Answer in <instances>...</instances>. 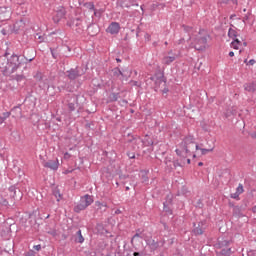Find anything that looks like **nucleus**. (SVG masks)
I'll return each instance as SVG.
<instances>
[{"instance_id":"49","label":"nucleus","mask_w":256,"mask_h":256,"mask_svg":"<svg viewBox=\"0 0 256 256\" xmlns=\"http://www.w3.org/2000/svg\"><path fill=\"white\" fill-rule=\"evenodd\" d=\"M177 45H185V38L178 40Z\"/></svg>"},{"instance_id":"24","label":"nucleus","mask_w":256,"mask_h":256,"mask_svg":"<svg viewBox=\"0 0 256 256\" xmlns=\"http://www.w3.org/2000/svg\"><path fill=\"white\" fill-rule=\"evenodd\" d=\"M248 256H256V240L251 243V250L248 252Z\"/></svg>"},{"instance_id":"13","label":"nucleus","mask_w":256,"mask_h":256,"mask_svg":"<svg viewBox=\"0 0 256 256\" xmlns=\"http://www.w3.org/2000/svg\"><path fill=\"white\" fill-rule=\"evenodd\" d=\"M11 15V9L7 6H0V19L7 21Z\"/></svg>"},{"instance_id":"62","label":"nucleus","mask_w":256,"mask_h":256,"mask_svg":"<svg viewBox=\"0 0 256 256\" xmlns=\"http://www.w3.org/2000/svg\"><path fill=\"white\" fill-rule=\"evenodd\" d=\"M119 213H121V210L117 209V210L115 211V214H116V215H119Z\"/></svg>"},{"instance_id":"27","label":"nucleus","mask_w":256,"mask_h":256,"mask_svg":"<svg viewBox=\"0 0 256 256\" xmlns=\"http://www.w3.org/2000/svg\"><path fill=\"white\" fill-rule=\"evenodd\" d=\"M84 7H86V9H89V11H95V4L93 2L84 3Z\"/></svg>"},{"instance_id":"42","label":"nucleus","mask_w":256,"mask_h":256,"mask_svg":"<svg viewBox=\"0 0 256 256\" xmlns=\"http://www.w3.org/2000/svg\"><path fill=\"white\" fill-rule=\"evenodd\" d=\"M229 2L233 3L234 5H237V0H222V3L224 4H227Z\"/></svg>"},{"instance_id":"63","label":"nucleus","mask_w":256,"mask_h":256,"mask_svg":"<svg viewBox=\"0 0 256 256\" xmlns=\"http://www.w3.org/2000/svg\"><path fill=\"white\" fill-rule=\"evenodd\" d=\"M168 55L173 56V55H174V54H173V50H170V51L168 52Z\"/></svg>"},{"instance_id":"47","label":"nucleus","mask_w":256,"mask_h":256,"mask_svg":"<svg viewBox=\"0 0 256 256\" xmlns=\"http://www.w3.org/2000/svg\"><path fill=\"white\" fill-rule=\"evenodd\" d=\"M127 156L129 157V159H135V153L133 152H128Z\"/></svg>"},{"instance_id":"21","label":"nucleus","mask_w":256,"mask_h":256,"mask_svg":"<svg viewBox=\"0 0 256 256\" xmlns=\"http://www.w3.org/2000/svg\"><path fill=\"white\" fill-rule=\"evenodd\" d=\"M119 97H121L119 93H111V94L109 95V101H110L111 103H115V101H118V100H119Z\"/></svg>"},{"instance_id":"14","label":"nucleus","mask_w":256,"mask_h":256,"mask_svg":"<svg viewBox=\"0 0 256 256\" xmlns=\"http://www.w3.org/2000/svg\"><path fill=\"white\" fill-rule=\"evenodd\" d=\"M243 87L248 93H256V81L245 83Z\"/></svg>"},{"instance_id":"9","label":"nucleus","mask_w":256,"mask_h":256,"mask_svg":"<svg viewBox=\"0 0 256 256\" xmlns=\"http://www.w3.org/2000/svg\"><path fill=\"white\" fill-rule=\"evenodd\" d=\"M119 31H121V25L118 22H112L106 29V32L110 35H117Z\"/></svg>"},{"instance_id":"57","label":"nucleus","mask_w":256,"mask_h":256,"mask_svg":"<svg viewBox=\"0 0 256 256\" xmlns=\"http://www.w3.org/2000/svg\"><path fill=\"white\" fill-rule=\"evenodd\" d=\"M162 93H169V88H164L163 90H162Z\"/></svg>"},{"instance_id":"11","label":"nucleus","mask_w":256,"mask_h":256,"mask_svg":"<svg viewBox=\"0 0 256 256\" xmlns=\"http://www.w3.org/2000/svg\"><path fill=\"white\" fill-rule=\"evenodd\" d=\"M43 167L46 169H51L52 171H57L59 169V160H48L43 162Z\"/></svg>"},{"instance_id":"2","label":"nucleus","mask_w":256,"mask_h":256,"mask_svg":"<svg viewBox=\"0 0 256 256\" xmlns=\"http://www.w3.org/2000/svg\"><path fill=\"white\" fill-rule=\"evenodd\" d=\"M21 199H23V193L21 190L17 191V186L12 185L8 188L7 196L0 199V205H3V207H9V201L15 205V201H21Z\"/></svg>"},{"instance_id":"30","label":"nucleus","mask_w":256,"mask_h":256,"mask_svg":"<svg viewBox=\"0 0 256 256\" xmlns=\"http://www.w3.org/2000/svg\"><path fill=\"white\" fill-rule=\"evenodd\" d=\"M220 254H222V256H230L231 255V248H226L223 249Z\"/></svg>"},{"instance_id":"41","label":"nucleus","mask_w":256,"mask_h":256,"mask_svg":"<svg viewBox=\"0 0 256 256\" xmlns=\"http://www.w3.org/2000/svg\"><path fill=\"white\" fill-rule=\"evenodd\" d=\"M196 207H198L199 209L203 208V201H201V199H199V200L196 202Z\"/></svg>"},{"instance_id":"25","label":"nucleus","mask_w":256,"mask_h":256,"mask_svg":"<svg viewBox=\"0 0 256 256\" xmlns=\"http://www.w3.org/2000/svg\"><path fill=\"white\" fill-rule=\"evenodd\" d=\"M241 45V42L239 39L234 38V40L231 42L232 49H239V46Z\"/></svg>"},{"instance_id":"64","label":"nucleus","mask_w":256,"mask_h":256,"mask_svg":"<svg viewBox=\"0 0 256 256\" xmlns=\"http://www.w3.org/2000/svg\"><path fill=\"white\" fill-rule=\"evenodd\" d=\"M78 236H82L81 230L77 231Z\"/></svg>"},{"instance_id":"8","label":"nucleus","mask_w":256,"mask_h":256,"mask_svg":"<svg viewBox=\"0 0 256 256\" xmlns=\"http://www.w3.org/2000/svg\"><path fill=\"white\" fill-rule=\"evenodd\" d=\"M65 15H67V11L65 10V7L59 6L56 10V15L53 16L54 23H59L61 19H64Z\"/></svg>"},{"instance_id":"53","label":"nucleus","mask_w":256,"mask_h":256,"mask_svg":"<svg viewBox=\"0 0 256 256\" xmlns=\"http://www.w3.org/2000/svg\"><path fill=\"white\" fill-rule=\"evenodd\" d=\"M255 63H256L255 59H251V60H249L247 65H255Z\"/></svg>"},{"instance_id":"40","label":"nucleus","mask_w":256,"mask_h":256,"mask_svg":"<svg viewBox=\"0 0 256 256\" xmlns=\"http://www.w3.org/2000/svg\"><path fill=\"white\" fill-rule=\"evenodd\" d=\"M92 11H94V16L95 17H101V10H97V9L94 8V10H92Z\"/></svg>"},{"instance_id":"1","label":"nucleus","mask_w":256,"mask_h":256,"mask_svg":"<svg viewBox=\"0 0 256 256\" xmlns=\"http://www.w3.org/2000/svg\"><path fill=\"white\" fill-rule=\"evenodd\" d=\"M9 55L11 53L9 52V48H7L4 55L0 56V69L3 70V73H9L11 75L21 67V61L17 54H12L10 57Z\"/></svg>"},{"instance_id":"33","label":"nucleus","mask_w":256,"mask_h":256,"mask_svg":"<svg viewBox=\"0 0 256 256\" xmlns=\"http://www.w3.org/2000/svg\"><path fill=\"white\" fill-rule=\"evenodd\" d=\"M193 233H194L195 235H202V234H203V230H202V228L199 226V227H197V228H195V229L193 230Z\"/></svg>"},{"instance_id":"3","label":"nucleus","mask_w":256,"mask_h":256,"mask_svg":"<svg viewBox=\"0 0 256 256\" xmlns=\"http://www.w3.org/2000/svg\"><path fill=\"white\" fill-rule=\"evenodd\" d=\"M180 147L185 151V154H191L193 149L199 151V144L195 143V138L191 135H188L183 139Z\"/></svg>"},{"instance_id":"46","label":"nucleus","mask_w":256,"mask_h":256,"mask_svg":"<svg viewBox=\"0 0 256 256\" xmlns=\"http://www.w3.org/2000/svg\"><path fill=\"white\" fill-rule=\"evenodd\" d=\"M239 195H241V194H238V192H235V193L231 194V198L232 199H239Z\"/></svg>"},{"instance_id":"51","label":"nucleus","mask_w":256,"mask_h":256,"mask_svg":"<svg viewBox=\"0 0 256 256\" xmlns=\"http://www.w3.org/2000/svg\"><path fill=\"white\" fill-rule=\"evenodd\" d=\"M130 83H132V85L134 87H139V82L135 81V80H131Z\"/></svg>"},{"instance_id":"29","label":"nucleus","mask_w":256,"mask_h":256,"mask_svg":"<svg viewBox=\"0 0 256 256\" xmlns=\"http://www.w3.org/2000/svg\"><path fill=\"white\" fill-rule=\"evenodd\" d=\"M15 81H17V83H21V81L25 80V75L23 74H17L15 77H14Z\"/></svg>"},{"instance_id":"55","label":"nucleus","mask_w":256,"mask_h":256,"mask_svg":"<svg viewBox=\"0 0 256 256\" xmlns=\"http://www.w3.org/2000/svg\"><path fill=\"white\" fill-rule=\"evenodd\" d=\"M17 5H23L25 3V0H16Z\"/></svg>"},{"instance_id":"7","label":"nucleus","mask_w":256,"mask_h":256,"mask_svg":"<svg viewBox=\"0 0 256 256\" xmlns=\"http://www.w3.org/2000/svg\"><path fill=\"white\" fill-rule=\"evenodd\" d=\"M207 37L208 36L196 38L194 45L196 51H205V49H207Z\"/></svg>"},{"instance_id":"15","label":"nucleus","mask_w":256,"mask_h":256,"mask_svg":"<svg viewBox=\"0 0 256 256\" xmlns=\"http://www.w3.org/2000/svg\"><path fill=\"white\" fill-rule=\"evenodd\" d=\"M87 32L90 37H95V35L99 33V26H97L96 24H90L87 28Z\"/></svg>"},{"instance_id":"56","label":"nucleus","mask_w":256,"mask_h":256,"mask_svg":"<svg viewBox=\"0 0 256 256\" xmlns=\"http://www.w3.org/2000/svg\"><path fill=\"white\" fill-rule=\"evenodd\" d=\"M229 57H235V52L234 51H230L229 52Z\"/></svg>"},{"instance_id":"28","label":"nucleus","mask_w":256,"mask_h":256,"mask_svg":"<svg viewBox=\"0 0 256 256\" xmlns=\"http://www.w3.org/2000/svg\"><path fill=\"white\" fill-rule=\"evenodd\" d=\"M67 107H68L69 113H73V111L77 109V106H75V103L73 102L68 103Z\"/></svg>"},{"instance_id":"44","label":"nucleus","mask_w":256,"mask_h":256,"mask_svg":"<svg viewBox=\"0 0 256 256\" xmlns=\"http://www.w3.org/2000/svg\"><path fill=\"white\" fill-rule=\"evenodd\" d=\"M77 243H80V244H83L84 243V237L82 235H80L78 238H77Z\"/></svg>"},{"instance_id":"54","label":"nucleus","mask_w":256,"mask_h":256,"mask_svg":"<svg viewBox=\"0 0 256 256\" xmlns=\"http://www.w3.org/2000/svg\"><path fill=\"white\" fill-rule=\"evenodd\" d=\"M31 221H34V225H41V222H37L35 218H31Z\"/></svg>"},{"instance_id":"6","label":"nucleus","mask_w":256,"mask_h":256,"mask_svg":"<svg viewBox=\"0 0 256 256\" xmlns=\"http://www.w3.org/2000/svg\"><path fill=\"white\" fill-rule=\"evenodd\" d=\"M163 211L167 215H173V194L166 195V200L163 203Z\"/></svg>"},{"instance_id":"36","label":"nucleus","mask_w":256,"mask_h":256,"mask_svg":"<svg viewBox=\"0 0 256 256\" xmlns=\"http://www.w3.org/2000/svg\"><path fill=\"white\" fill-rule=\"evenodd\" d=\"M11 117V112H4L1 118L5 121Z\"/></svg>"},{"instance_id":"38","label":"nucleus","mask_w":256,"mask_h":256,"mask_svg":"<svg viewBox=\"0 0 256 256\" xmlns=\"http://www.w3.org/2000/svg\"><path fill=\"white\" fill-rule=\"evenodd\" d=\"M243 191H245V190L243 189V184H239V186H238L237 189H236V193H238V194L241 195V193H243Z\"/></svg>"},{"instance_id":"34","label":"nucleus","mask_w":256,"mask_h":256,"mask_svg":"<svg viewBox=\"0 0 256 256\" xmlns=\"http://www.w3.org/2000/svg\"><path fill=\"white\" fill-rule=\"evenodd\" d=\"M53 195L56 197L57 201H61V192H59V190H54Z\"/></svg>"},{"instance_id":"43","label":"nucleus","mask_w":256,"mask_h":256,"mask_svg":"<svg viewBox=\"0 0 256 256\" xmlns=\"http://www.w3.org/2000/svg\"><path fill=\"white\" fill-rule=\"evenodd\" d=\"M172 165L174 169H177V167H181V163H179V161L172 162Z\"/></svg>"},{"instance_id":"48","label":"nucleus","mask_w":256,"mask_h":256,"mask_svg":"<svg viewBox=\"0 0 256 256\" xmlns=\"http://www.w3.org/2000/svg\"><path fill=\"white\" fill-rule=\"evenodd\" d=\"M144 39H145V41H151V35L149 33H146L144 35Z\"/></svg>"},{"instance_id":"39","label":"nucleus","mask_w":256,"mask_h":256,"mask_svg":"<svg viewBox=\"0 0 256 256\" xmlns=\"http://www.w3.org/2000/svg\"><path fill=\"white\" fill-rule=\"evenodd\" d=\"M141 179H142V183H148L149 182V177L147 176V174L142 175Z\"/></svg>"},{"instance_id":"4","label":"nucleus","mask_w":256,"mask_h":256,"mask_svg":"<svg viewBox=\"0 0 256 256\" xmlns=\"http://www.w3.org/2000/svg\"><path fill=\"white\" fill-rule=\"evenodd\" d=\"M93 201V196L85 194L80 198L79 203L76 206H74V212L81 213V211H85L87 207L93 205Z\"/></svg>"},{"instance_id":"19","label":"nucleus","mask_w":256,"mask_h":256,"mask_svg":"<svg viewBox=\"0 0 256 256\" xmlns=\"http://www.w3.org/2000/svg\"><path fill=\"white\" fill-rule=\"evenodd\" d=\"M182 28L184 29V31L186 33H188L187 41H191V39H192L191 34L193 33V27L184 24V25H182Z\"/></svg>"},{"instance_id":"17","label":"nucleus","mask_w":256,"mask_h":256,"mask_svg":"<svg viewBox=\"0 0 256 256\" xmlns=\"http://www.w3.org/2000/svg\"><path fill=\"white\" fill-rule=\"evenodd\" d=\"M156 83H167V78H165V72L158 70L155 73Z\"/></svg>"},{"instance_id":"20","label":"nucleus","mask_w":256,"mask_h":256,"mask_svg":"<svg viewBox=\"0 0 256 256\" xmlns=\"http://www.w3.org/2000/svg\"><path fill=\"white\" fill-rule=\"evenodd\" d=\"M164 163L168 167V169H173V158L171 156H166Z\"/></svg>"},{"instance_id":"5","label":"nucleus","mask_w":256,"mask_h":256,"mask_svg":"<svg viewBox=\"0 0 256 256\" xmlns=\"http://www.w3.org/2000/svg\"><path fill=\"white\" fill-rule=\"evenodd\" d=\"M67 25L71 28L72 31H75L78 35H82L84 31L83 19L73 18L72 20L67 22Z\"/></svg>"},{"instance_id":"59","label":"nucleus","mask_w":256,"mask_h":256,"mask_svg":"<svg viewBox=\"0 0 256 256\" xmlns=\"http://www.w3.org/2000/svg\"><path fill=\"white\" fill-rule=\"evenodd\" d=\"M5 123V120L0 116V125H3Z\"/></svg>"},{"instance_id":"23","label":"nucleus","mask_w":256,"mask_h":256,"mask_svg":"<svg viewBox=\"0 0 256 256\" xmlns=\"http://www.w3.org/2000/svg\"><path fill=\"white\" fill-rule=\"evenodd\" d=\"M228 37L230 39H237V30H235L233 28H229V30H228Z\"/></svg>"},{"instance_id":"16","label":"nucleus","mask_w":256,"mask_h":256,"mask_svg":"<svg viewBox=\"0 0 256 256\" xmlns=\"http://www.w3.org/2000/svg\"><path fill=\"white\" fill-rule=\"evenodd\" d=\"M132 74H133V70L129 68H124L122 70V77H120V81H129V78H131Z\"/></svg>"},{"instance_id":"52","label":"nucleus","mask_w":256,"mask_h":256,"mask_svg":"<svg viewBox=\"0 0 256 256\" xmlns=\"http://www.w3.org/2000/svg\"><path fill=\"white\" fill-rule=\"evenodd\" d=\"M25 256H34V251L30 250L29 252H26Z\"/></svg>"},{"instance_id":"18","label":"nucleus","mask_w":256,"mask_h":256,"mask_svg":"<svg viewBox=\"0 0 256 256\" xmlns=\"http://www.w3.org/2000/svg\"><path fill=\"white\" fill-rule=\"evenodd\" d=\"M177 59V54H173L172 56H164L162 62L164 65H171Z\"/></svg>"},{"instance_id":"45","label":"nucleus","mask_w":256,"mask_h":256,"mask_svg":"<svg viewBox=\"0 0 256 256\" xmlns=\"http://www.w3.org/2000/svg\"><path fill=\"white\" fill-rule=\"evenodd\" d=\"M125 2H123L122 0L121 1H118L117 2V7H120L121 9H123L125 7L124 5Z\"/></svg>"},{"instance_id":"22","label":"nucleus","mask_w":256,"mask_h":256,"mask_svg":"<svg viewBox=\"0 0 256 256\" xmlns=\"http://www.w3.org/2000/svg\"><path fill=\"white\" fill-rule=\"evenodd\" d=\"M112 73H113L114 77L119 79V77H122L123 70H121L119 67H116L112 70Z\"/></svg>"},{"instance_id":"61","label":"nucleus","mask_w":256,"mask_h":256,"mask_svg":"<svg viewBox=\"0 0 256 256\" xmlns=\"http://www.w3.org/2000/svg\"><path fill=\"white\" fill-rule=\"evenodd\" d=\"M252 212L256 213V205L254 207H252Z\"/></svg>"},{"instance_id":"31","label":"nucleus","mask_w":256,"mask_h":256,"mask_svg":"<svg viewBox=\"0 0 256 256\" xmlns=\"http://www.w3.org/2000/svg\"><path fill=\"white\" fill-rule=\"evenodd\" d=\"M202 155H207V153H211L213 151V148H199Z\"/></svg>"},{"instance_id":"26","label":"nucleus","mask_w":256,"mask_h":256,"mask_svg":"<svg viewBox=\"0 0 256 256\" xmlns=\"http://www.w3.org/2000/svg\"><path fill=\"white\" fill-rule=\"evenodd\" d=\"M175 151L178 157H182V159H187V155H189V154H185V150L183 148L182 150L176 149Z\"/></svg>"},{"instance_id":"58","label":"nucleus","mask_w":256,"mask_h":256,"mask_svg":"<svg viewBox=\"0 0 256 256\" xmlns=\"http://www.w3.org/2000/svg\"><path fill=\"white\" fill-rule=\"evenodd\" d=\"M229 206H230V207H234V209H239L238 206L233 205V203H231V202L229 203Z\"/></svg>"},{"instance_id":"60","label":"nucleus","mask_w":256,"mask_h":256,"mask_svg":"<svg viewBox=\"0 0 256 256\" xmlns=\"http://www.w3.org/2000/svg\"><path fill=\"white\" fill-rule=\"evenodd\" d=\"M251 137H252V139H256V132H253V133L251 134Z\"/></svg>"},{"instance_id":"32","label":"nucleus","mask_w":256,"mask_h":256,"mask_svg":"<svg viewBox=\"0 0 256 256\" xmlns=\"http://www.w3.org/2000/svg\"><path fill=\"white\" fill-rule=\"evenodd\" d=\"M95 205H96V207H98V209H103V208L107 209V204H105V203H101L99 201H96Z\"/></svg>"},{"instance_id":"50","label":"nucleus","mask_w":256,"mask_h":256,"mask_svg":"<svg viewBox=\"0 0 256 256\" xmlns=\"http://www.w3.org/2000/svg\"><path fill=\"white\" fill-rule=\"evenodd\" d=\"M33 249L36 251H41V244L34 245Z\"/></svg>"},{"instance_id":"37","label":"nucleus","mask_w":256,"mask_h":256,"mask_svg":"<svg viewBox=\"0 0 256 256\" xmlns=\"http://www.w3.org/2000/svg\"><path fill=\"white\" fill-rule=\"evenodd\" d=\"M50 52H51L53 59H57V49L50 48Z\"/></svg>"},{"instance_id":"35","label":"nucleus","mask_w":256,"mask_h":256,"mask_svg":"<svg viewBox=\"0 0 256 256\" xmlns=\"http://www.w3.org/2000/svg\"><path fill=\"white\" fill-rule=\"evenodd\" d=\"M35 39H38L39 43H43V41H45V36H42L41 34L37 33Z\"/></svg>"},{"instance_id":"10","label":"nucleus","mask_w":256,"mask_h":256,"mask_svg":"<svg viewBox=\"0 0 256 256\" xmlns=\"http://www.w3.org/2000/svg\"><path fill=\"white\" fill-rule=\"evenodd\" d=\"M66 73L70 81H75V79H78V77H81L82 75L79 68H71L70 70L66 71Z\"/></svg>"},{"instance_id":"12","label":"nucleus","mask_w":256,"mask_h":256,"mask_svg":"<svg viewBox=\"0 0 256 256\" xmlns=\"http://www.w3.org/2000/svg\"><path fill=\"white\" fill-rule=\"evenodd\" d=\"M23 57H24V59H26V61L31 63V61H33L35 59V49H33V48L25 49L23 52Z\"/></svg>"}]
</instances>
